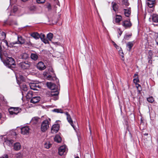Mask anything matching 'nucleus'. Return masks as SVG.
<instances>
[{"instance_id": "f257e3e1", "label": "nucleus", "mask_w": 158, "mask_h": 158, "mask_svg": "<svg viewBox=\"0 0 158 158\" xmlns=\"http://www.w3.org/2000/svg\"><path fill=\"white\" fill-rule=\"evenodd\" d=\"M4 64L8 67L11 69L12 65H15V62L13 58L8 57L3 61Z\"/></svg>"}, {"instance_id": "f03ea898", "label": "nucleus", "mask_w": 158, "mask_h": 158, "mask_svg": "<svg viewBox=\"0 0 158 158\" xmlns=\"http://www.w3.org/2000/svg\"><path fill=\"white\" fill-rule=\"evenodd\" d=\"M19 65L22 69H28L30 67L31 65V63L28 61H25L20 63Z\"/></svg>"}, {"instance_id": "7ed1b4c3", "label": "nucleus", "mask_w": 158, "mask_h": 158, "mask_svg": "<svg viewBox=\"0 0 158 158\" xmlns=\"http://www.w3.org/2000/svg\"><path fill=\"white\" fill-rule=\"evenodd\" d=\"M49 123L47 120L43 121L41 125V130L43 132H44L47 130L49 128Z\"/></svg>"}, {"instance_id": "20e7f679", "label": "nucleus", "mask_w": 158, "mask_h": 158, "mask_svg": "<svg viewBox=\"0 0 158 158\" xmlns=\"http://www.w3.org/2000/svg\"><path fill=\"white\" fill-rule=\"evenodd\" d=\"M21 110V109L19 107H10L9 109V112L11 115H17Z\"/></svg>"}, {"instance_id": "39448f33", "label": "nucleus", "mask_w": 158, "mask_h": 158, "mask_svg": "<svg viewBox=\"0 0 158 158\" xmlns=\"http://www.w3.org/2000/svg\"><path fill=\"white\" fill-rule=\"evenodd\" d=\"M8 9L10 10L11 13L10 15H13V13H15L18 10V7L15 5H10L8 8Z\"/></svg>"}, {"instance_id": "423d86ee", "label": "nucleus", "mask_w": 158, "mask_h": 158, "mask_svg": "<svg viewBox=\"0 0 158 158\" xmlns=\"http://www.w3.org/2000/svg\"><path fill=\"white\" fill-rule=\"evenodd\" d=\"M30 88L33 90H38V89L40 88V86L38 83H31L29 84Z\"/></svg>"}, {"instance_id": "0eeeda50", "label": "nucleus", "mask_w": 158, "mask_h": 158, "mask_svg": "<svg viewBox=\"0 0 158 158\" xmlns=\"http://www.w3.org/2000/svg\"><path fill=\"white\" fill-rule=\"evenodd\" d=\"M36 67L38 69L40 70H43L46 69V66L43 62L40 61L37 64Z\"/></svg>"}, {"instance_id": "6e6552de", "label": "nucleus", "mask_w": 158, "mask_h": 158, "mask_svg": "<svg viewBox=\"0 0 158 158\" xmlns=\"http://www.w3.org/2000/svg\"><path fill=\"white\" fill-rule=\"evenodd\" d=\"M59 125L58 124H55L53 125L51 129L52 133H55L57 132L59 129Z\"/></svg>"}, {"instance_id": "1a4fd4ad", "label": "nucleus", "mask_w": 158, "mask_h": 158, "mask_svg": "<svg viewBox=\"0 0 158 158\" xmlns=\"http://www.w3.org/2000/svg\"><path fill=\"white\" fill-rule=\"evenodd\" d=\"M21 133L23 135H27L29 134L30 128L28 126H25L21 128Z\"/></svg>"}, {"instance_id": "9d476101", "label": "nucleus", "mask_w": 158, "mask_h": 158, "mask_svg": "<svg viewBox=\"0 0 158 158\" xmlns=\"http://www.w3.org/2000/svg\"><path fill=\"white\" fill-rule=\"evenodd\" d=\"M1 44H5L6 46L7 47V48H8L9 47L10 48L12 47L13 46V45L14 44H17V42H13L12 43H10L8 44V43L6 40H3L2 41L1 43Z\"/></svg>"}, {"instance_id": "9b49d317", "label": "nucleus", "mask_w": 158, "mask_h": 158, "mask_svg": "<svg viewBox=\"0 0 158 158\" xmlns=\"http://www.w3.org/2000/svg\"><path fill=\"white\" fill-rule=\"evenodd\" d=\"M46 85L51 90L56 91V86L54 83L51 82H47Z\"/></svg>"}, {"instance_id": "f8f14e48", "label": "nucleus", "mask_w": 158, "mask_h": 158, "mask_svg": "<svg viewBox=\"0 0 158 158\" xmlns=\"http://www.w3.org/2000/svg\"><path fill=\"white\" fill-rule=\"evenodd\" d=\"M66 114L67 116V118L68 122L71 124V125L72 126V127H73V129L75 130L76 128H75V125L73 124V120L72 119L70 115L68 114V113L67 112H66Z\"/></svg>"}, {"instance_id": "ddd939ff", "label": "nucleus", "mask_w": 158, "mask_h": 158, "mask_svg": "<svg viewBox=\"0 0 158 158\" xmlns=\"http://www.w3.org/2000/svg\"><path fill=\"white\" fill-rule=\"evenodd\" d=\"M40 99V98L39 96H35L32 97L31 99L30 102L33 103H36L38 102Z\"/></svg>"}, {"instance_id": "4468645a", "label": "nucleus", "mask_w": 158, "mask_h": 158, "mask_svg": "<svg viewBox=\"0 0 158 158\" xmlns=\"http://www.w3.org/2000/svg\"><path fill=\"white\" fill-rule=\"evenodd\" d=\"M122 25L125 28L130 27L132 24L129 20H125L123 22Z\"/></svg>"}, {"instance_id": "2eb2a0df", "label": "nucleus", "mask_w": 158, "mask_h": 158, "mask_svg": "<svg viewBox=\"0 0 158 158\" xmlns=\"http://www.w3.org/2000/svg\"><path fill=\"white\" fill-rule=\"evenodd\" d=\"M65 146L63 145L60 147L59 149V154L62 156L63 155L65 151Z\"/></svg>"}, {"instance_id": "dca6fc26", "label": "nucleus", "mask_w": 158, "mask_h": 158, "mask_svg": "<svg viewBox=\"0 0 158 158\" xmlns=\"http://www.w3.org/2000/svg\"><path fill=\"white\" fill-rule=\"evenodd\" d=\"M21 145L20 143L17 142L14 144V148L16 151H18L21 148Z\"/></svg>"}, {"instance_id": "f3484780", "label": "nucleus", "mask_w": 158, "mask_h": 158, "mask_svg": "<svg viewBox=\"0 0 158 158\" xmlns=\"http://www.w3.org/2000/svg\"><path fill=\"white\" fill-rule=\"evenodd\" d=\"M155 2V0H148L147 3L149 8H152Z\"/></svg>"}, {"instance_id": "a211bd4d", "label": "nucleus", "mask_w": 158, "mask_h": 158, "mask_svg": "<svg viewBox=\"0 0 158 158\" xmlns=\"http://www.w3.org/2000/svg\"><path fill=\"white\" fill-rule=\"evenodd\" d=\"M31 36L35 39V40L38 39L40 37V34L37 32H34L32 33L31 35Z\"/></svg>"}, {"instance_id": "6ab92c4d", "label": "nucleus", "mask_w": 158, "mask_h": 158, "mask_svg": "<svg viewBox=\"0 0 158 158\" xmlns=\"http://www.w3.org/2000/svg\"><path fill=\"white\" fill-rule=\"evenodd\" d=\"M17 135L16 133L14 130H12L10 131L8 135H11V138H15V136Z\"/></svg>"}, {"instance_id": "aec40b11", "label": "nucleus", "mask_w": 158, "mask_h": 158, "mask_svg": "<svg viewBox=\"0 0 158 158\" xmlns=\"http://www.w3.org/2000/svg\"><path fill=\"white\" fill-rule=\"evenodd\" d=\"M152 20L154 22H158V15L156 14H153L152 16Z\"/></svg>"}, {"instance_id": "412c9836", "label": "nucleus", "mask_w": 158, "mask_h": 158, "mask_svg": "<svg viewBox=\"0 0 158 158\" xmlns=\"http://www.w3.org/2000/svg\"><path fill=\"white\" fill-rule=\"evenodd\" d=\"M30 56L31 58L34 60H36L38 58V55L36 53H31Z\"/></svg>"}, {"instance_id": "4be33fe9", "label": "nucleus", "mask_w": 158, "mask_h": 158, "mask_svg": "<svg viewBox=\"0 0 158 158\" xmlns=\"http://www.w3.org/2000/svg\"><path fill=\"white\" fill-rule=\"evenodd\" d=\"M18 42L19 44H23L25 43V40L21 36H18Z\"/></svg>"}, {"instance_id": "5701e85b", "label": "nucleus", "mask_w": 158, "mask_h": 158, "mask_svg": "<svg viewBox=\"0 0 158 158\" xmlns=\"http://www.w3.org/2000/svg\"><path fill=\"white\" fill-rule=\"evenodd\" d=\"M5 142L9 146H10L13 143V140L12 139H9V138H7L5 140Z\"/></svg>"}, {"instance_id": "b1692460", "label": "nucleus", "mask_w": 158, "mask_h": 158, "mask_svg": "<svg viewBox=\"0 0 158 158\" xmlns=\"http://www.w3.org/2000/svg\"><path fill=\"white\" fill-rule=\"evenodd\" d=\"M122 19V17L120 15H116L115 21L116 23H119Z\"/></svg>"}, {"instance_id": "393cba45", "label": "nucleus", "mask_w": 158, "mask_h": 158, "mask_svg": "<svg viewBox=\"0 0 158 158\" xmlns=\"http://www.w3.org/2000/svg\"><path fill=\"white\" fill-rule=\"evenodd\" d=\"M133 83L137 89H138V77L135 78L133 80Z\"/></svg>"}, {"instance_id": "a878e982", "label": "nucleus", "mask_w": 158, "mask_h": 158, "mask_svg": "<svg viewBox=\"0 0 158 158\" xmlns=\"http://www.w3.org/2000/svg\"><path fill=\"white\" fill-rule=\"evenodd\" d=\"M124 14L127 17H129L131 14L130 10V9H124Z\"/></svg>"}, {"instance_id": "bb28decb", "label": "nucleus", "mask_w": 158, "mask_h": 158, "mask_svg": "<svg viewBox=\"0 0 158 158\" xmlns=\"http://www.w3.org/2000/svg\"><path fill=\"white\" fill-rule=\"evenodd\" d=\"M20 88L23 91H26L27 90V85L25 84H23L22 85H20Z\"/></svg>"}, {"instance_id": "cd10ccee", "label": "nucleus", "mask_w": 158, "mask_h": 158, "mask_svg": "<svg viewBox=\"0 0 158 158\" xmlns=\"http://www.w3.org/2000/svg\"><path fill=\"white\" fill-rule=\"evenodd\" d=\"M61 140L60 137L59 135H56L54 138V140L55 141L58 143H60Z\"/></svg>"}, {"instance_id": "c85d7f7f", "label": "nucleus", "mask_w": 158, "mask_h": 158, "mask_svg": "<svg viewBox=\"0 0 158 158\" xmlns=\"http://www.w3.org/2000/svg\"><path fill=\"white\" fill-rule=\"evenodd\" d=\"M21 58L23 59H27L29 57L28 55L26 53H23L21 55Z\"/></svg>"}, {"instance_id": "c756f323", "label": "nucleus", "mask_w": 158, "mask_h": 158, "mask_svg": "<svg viewBox=\"0 0 158 158\" xmlns=\"http://www.w3.org/2000/svg\"><path fill=\"white\" fill-rule=\"evenodd\" d=\"M29 10L30 11L33 12L36 10V7L34 6L31 5L29 7Z\"/></svg>"}, {"instance_id": "7c9ffc66", "label": "nucleus", "mask_w": 158, "mask_h": 158, "mask_svg": "<svg viewBox=\"0 0 158 158\" xmlns=\"http://www.w3.org/2000/svg\"><path fill=\"white\" fill-rule=\"evenodd\" d=\"M112 8L113 10L116 11L118 9V6L117 4L115 2H112Z\"/></svg>"}, {"instance_id": "2f4dec72", "label": "nucleus", "mask_w": 158, "mask_h": 158, "mask_svg": "<svg viewBox=\"0 0 158 158\" xmlns=\"http://www.w3.org/2000/svg\"><path fill=\"white\" fill-rule=\"evenodd\" d=\"M39 119V118L38 117H34L32 119L31 122H33L34 123H36L38 122Z\"/></svg>"}, {"instance_id": "473e14b6", "label": "nucleus", "mask_w": 158, "mask_h": 158, "mask_svg": "<svg viewBox=\"0 0 158 158\" xmlns=\"http://www.w3.org/2000/svg\"><path fill=\"white\" fill-rule=\"evenodd\" d=\"M32 91H29L27 93L26 95L27 98H30L32 97Z\"/></svg>"}, {"instance_id": "72a5a7b5", "label": "nucleus", "mask_w": 158, "mask_h": 158, "mask_svg": "<svg viewBox=\"0 0 158 158\" xmlns=\"http://www.w3.org/2000/svg\"><path fill=\"white\" fill-rule=\"evenodd\" d=\"M53 34L50 33L47 35V37L50 41H51L53 38Z\"/></svg>"}, {"instance_id": "f704fd0d", "label": "nucleus", "mask_w": 158, "mask_h": 158, "mask_svg": "<svg viewBox=\"0 0 158 158\" xmlns=\"http://www.w3.org/2000/svg\"><path fill=\"white\" fill-rule=\"evenodd\" d=\"M133 45V44L131 42H129L127 44V46L129 48V51H130Z\"/></svg>"}, {"instance_id": "c9c22d12", "label": "nucleus", "mask_w": 158, "mask_h": 158, "mask_svg": "<svg viewBox=\"0 0 158 158\" xmlns=\"http://www.w3.org/2000/svg\"><path fill=\"white\" fill-rule=\"evenodd\" d=\"M44 147L47 148H49L50 147L51 144L49 142H46L44 144Z\"/></svg>"}, {"instance_id": "e433bc0d", "label": "nucleus", "mask_w": 158, "mask_h": 158, "mask_svg": "<svg viewBox=\"0 0 158 158\" xmlns=\"http://www.w3.org/2000/svg\"><path fill=\"white\" fill-rule=\"evenodd\" d=\"M53 111L57 113H63V112L61 109H54L52 110Z\"/></svg>"}, {"instance_id": "4c0bfd02", "label": "nucleus", "mask_w": 158, "mask_h": 158, "mask_svg": "<svg viewBox=\"0 0 158 158\" xmlns=\"http://www.w3.org/2000/svg\"><path fill=\"white\" fill-rule=\"evenodd\" d=\"M148 102H149L152 103L154 101V99L152 97H150L147 98Z\"/></svg>"}, {"instance_id": "58836bf2", "label": "nucleus", "mask_w": 158, "mask_h": 158, "mask_svg": "<svg viewBox=\"0 0 158 158\" xmlns=\"http://www.w3.org/2000/svg\"><path fill=\"white\" fill-rule=\"evenodd\" d=\"M152 56V51H149L148 52V58L149 59H151Z\"/></svg>"}, {"instance_id": "ea45409f", "label": "nucleus", "mask_w": 158, "mask_h": 158, "mask_svg": "<svg viewBox=\"0 0 158 158\" xmlns=\"http://www.w3.org/2000/svg\"><path fill=\"white\" fill-rule=\"evenodd\" d=\"M140 120H141V123L140 126V129H143L145 127H142V126L144 125V123H143L142 122L143 120H142V118H141Z\"/></svg>"}, {"instance_id": "a19ab883", "label": "nucleus", "mask_w": 158, "mask_h": 158, "mask_svg": "<svg viewBox=\"0 0 158 158\" xmlns=\"http://www.w3.org/2000/svg\"><path fill=\"white\" fill-rule=\"evenodd\" d=\"M117 31L119 34V35H118V37H119L123 33V31H121L119 28L117 29Z\"/></svg>"}, {"instance_id": "79ce46f5", "label": "nucleus", "mask_w": 158, "mask_h": 158, "mask_svg": "<svg viewBox=\"0 0 158 158\" xmlns=\"http://www.w3.org/2000/svg\"><path fill=\"white\" fill-rule=\"evenodd\" d=\"M58 94V93L55 91L52 92L51 94V96H57Z\"/></svg>"}, {"instance_id": "37998d69", "label": "nucleus", "mask_w": 158, "mask_h": 158, "mask_svg": "<svg viewBox=\"0 0 158 158\" xmlns=\"http://www.w3.org/2000/svg\"><path fill=\"white\" fill-rule=\"evenodd\" d=\"M45 1V0H36L37 3L39 4L44 3Z\"/></svg>"}, {"instance_id": "c03bdc74", "label": "nucleus", "mask_w": 158, "mask_h": 158, "mask_svg": "<svg viewBox=\"0 0 158 158\" xmlns=\"http://www.w3.org/2000/svg\"><path fill=\"white\" fill-rule=\"evenodd\" d=\"M40 38L41 40H43V39L45 38V35L44 34L41 33L40 35Z\"/></svg>"}, {"instance_id": "a18cd8bd", "label": "nucleus", "mask_w": 158, "mask_h": 158, "mask_svg": "<svg viewBox=\"0 0 158 158\" xmlns=\"http://www.w3.org/2000/svg\"><path fill=\"white\" fill-rule=\"evenodd\" d=\"M45 78L49 80H51L52 79V76L49 74Z\"/></svg>"}, {"instance_id": "49530a36", "label": "nucleus", "mask_w": 158, "mask_h": 158, "mask_svg": "<svg viewBox=\"0 0 158 158\" xmlns=\"http://www.w3.org/2000/svg\"><path fill=\"white\" fill-rule=\"evenodd\" d=\"M16 156L17 158H19L22 156V155L21 153H18L16 155Z\"/></svg>"}, {"instance_id": "de8ad7c7", "label": "nucleus", "mask_w": 158, "mask_h": 158, "mask_svg": "<svg viewBox=\"0 0 158 158\" xmlns=\"http://www.w3.org/2000/svg\"><path fill=\"white\" fill-rule=\"evenodd\" d=\"M131 35L132 34H131L128 35H126L124 36V38L126 40H128V37H130L131 36Z\"/></svg>"}, {"instance_id": "09e8293b", "label": "nucleus", "mask_w": 158, "mask_h": 158, "mask_svg": "<svg viewBox=\"0 0 158 158\" xmlns=\"http://www.w3.org/2000/svg\"><path fill=\"white\" fill-rule=\"evenodd\" d=\"M123 3L126 6H128L129 5V3L127 0H124L123 1Z\"/></svg>"}, {"instance_id": "8fccbe9b", "label": "nucleus", "mask_w": 158, "mask_h": 158, "mask_svg": "<svg viewBox=\"0 0 158 158\" xmlns=\"http://www.w3.org/2000/svg\"><path fill=\"white\" fill-rule=\"evenodd\" d=\"M2 35L3 36V38L5 39L6 37V34L3 31H2L1 33Z\"/></svg>"}, {"instance_id": "3c124183", "label": "nucleus", "mask_w": 158, "mask_h": 158, "mask_svg": "<svg viewBox=\"0 0 158 158\" xmlns=\"http://www.w3.org/2000/svg\"><path fill=\"white\" fill-rule=\"evenodd\" d=\"M156 44L158 45V33H156Z\"/></svg>"}, {"instance_id": "603ef678", "label": "nucleus", "mask_w": 158, "mask_h": 158, "mask_svg": "<svg viewBox=\"0 0 158 158\" xmlns=\"http://www.w3.org/2000/svg\"><path fill=\"white\" fill-rule=\"evenodd\" d=\"M42 41L45 44H46L47 43H48V40H47L46 39L44 38V39H43V40H42Z\"/></svg>"}, {"instance_id": "864d4df0", "label": "nucleus", "mask_w": 158, "mask_h": 158, "mask_svg": "<svg viewBox=\"0 0 158 158\" xmlns=\"http://www.w3.org/2000/svg\"><path fill=\"white\" fill-rule=\"evenodd\" d=\"M0 158H8V156L7 154H5L0 157Z\"/></svg>"}, {"instance_id": "5fc2aeb1", "label": "nucleus", "mask_w": 158, "mask_h": 158, "mask_svg": "<svg viewBox=\"0 0 158 158\" xmlns=\"http://www.w3.org/2000/svg\"><path fill=\"white\" fill-rule=\"evenodd\" d=\"M48 72L45 71L44 72L43 75L44 76V77L45 78L48 75Z\"/></svg>"}, {"instance_id": "6e6d98bb", "label": "nucleus", "mask_w": 158, "mask_h": 158, "mask_svg": "<svg viewBox=\"0 0 158 158\" xmlns=\"http://www.w3.org/2000/svg\"><path fill=\"white\" fill-rule=\"evenodd\" d=\"M47 6L48 10H51V5L50 4L48 3L47 5Z\"/></svg>"}, {"instance_id": "4d7b16f0", "label": "nucleus", "mask_w": 158, "mask_h": 158, "mask_svg": "<svg viewBox=\"0 0 158 158\" xmlns=\"http://www.w3.org/2000/svg\"><path fill=\"white\" fill-rule=\"evenodd\" d=\"M119 54L123 57V52H122V50H119Z\"/></svg>"}, {"instance_id": "13d9d810", "label": "nucleus", "mask_w": 158, "mask_h": 158, "mask_svg": "<svg viewBox=\"0 0 158 158\" xmlns=\"http://www.w3.org/2000/svg\"><path fill=\"white\" fill-rule=\"evenodd\" d=\"M2 48H1V46L0 45V57L1 59H2Z\"/></svg>"}, {"instance_id": "bf43d9fd", "label": "nucleus", "mask_w": 158, "mask_h": 158, "mask_svg": "<svg viewBox=\"0 0 158 158\" xmlns=\"http://www.w3.org/2000/svg\"><path fill=\"white\" fill-rule=\"evenodd\" d=\"M148 62L150 64H152V60L151 59H149V60L148 61Z\"/></svg>"}, {"instance_id": "052dcab7", "label": "nucleus", "mask_w": 158, "mask_h": 158, "mask_svg": "<svg viewBox=\"0 0 158 158\" xmlns=\"http://www.w3.org/2000/svg\"><path fill=\"white\" fill-rule=\"evenodd\" d=\"M1 44L2 45V46H3V47L5 48H6V45H5V44Z\"/></svg>"}, {"instance_id": "680f3d73", "label": "nucleus", "mask_w": 158, "mask_h": 158, "mask_svg": "<svg viewBox=\"0 0 158 158\" xmlns=\"http://www.w3.org/2000/svg\"><path fill=\"white\" fill-rule=\"evenodd\" d=\"M114 45L116 48H117V47H118V46L116 45V44L115 43H114Z\"/></svg>"}, {"instance_id": "e2e57ef3", "label": "nucleus", "mask_w": 158, "mask_h": 158, "mask_svg": "<svg viewBox=\"0 0 158 158\" xmlns=\"http://www.w3.org/2000/svg\"><path fill=\"white\" fill-rule=\"evenodd\" d=\"M134 77H138V74L137 73L135 74L134 76Z\"/></svg>"}, {"instance_id": "0e129e2a", "label": "nucleus", "mask_w": 158, "mask_h": 158, "mask_svg": "<svg viewBox=\"0 0 158 158\" xmlns=\"http://www.w3.org/2000/svg\"><path fill=\"white\" fill-rule=\"evenodd\" d=\"M21 0V1H22L23 2H26L29 1V0Z\"/></svg>"}, {"instance_id": "69168bd1", "label": "nucleus", "mask_w": 158, "mask_h": 158, "mask_svg": "<svg viewBox=\"0 0 158 158\" xmlns=\"http://www.w3.org/2000/svg\"><path fill=\"white\" fill-rule=\"evenodd\" d=\"M144 136H147L148 135V133H145L143 134Z\"/></svg>"}, {"instance_id": "338daca9", "label": "nucleus", "mask_w": 158, "mask_h": 158, "mask_svg": "<svg viewBox=\"0 0 158 158\" xmlns=\"http://www.w3.org/2000/svg\"><path fill=\"white\" fill-rule=\"evenodd\" d=\"M29 45H31V42H29L28 43Z\"/></svg>"}, {"instance_id": "774afa93", "label": "nucleus", "mask_w": 158, "mask_h": 158, "mask_svg": "<svg viewBox=\"0 0 158 158\" xmlns=\"http://www.w3.org/2000/svg\"><path fill=\"white\" fill-rule=\"evenodd\" d=\"M75 158H79L78 156H76L75 157Z\"/></svg>"}]
</instances>
